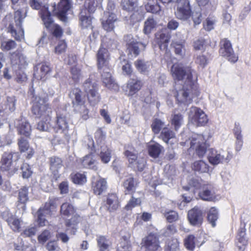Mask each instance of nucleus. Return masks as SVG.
I'll return each instance as SVG.
<instances>
[{"label": "nucleus", "mask_w": 251, "mask_h": 251, "mask_svg": "<svg viewBox=\"0 0 251 251\" xmlns=\"http://www.w3.org/2000/svg\"><path fill=\"white\" fill-rule=\"evenodd\" d=\"M171 73L175 80L181 81L182 88L177 91L176 99L181 103L188 104L194 96H197V84L193 79L194 70L189 66H184L182 63L173 65Z\"/></svg>", "instance_id": "nucleus-1"}, {"label": "nucleus", "mask_w": 251, "mask_h": 251, "mask_svg": "<svg viewBox=\"0 0 251 251\" xmlns=\"http://www.w3.org/2000/svg\"><path fill=\"white\" fill-rule=\"evenodd\" d=\"M32 111L33 114L37 117L46 119L45 121L42 120L38 123L37 128L40 131H49L50 127V115L51 113V110L47 103V99L36 96L33 100Z\"/></svg>", "instance_id": "nucleus-2"}, {"label": "nucleus", "mask_w": 251, "mask_h": 251, "mask_svg": "<svg viewBox=\"0 0 251 251\" xmlns=\"http://www.w3.org/2000/svg\"><path fill=\"white\" fill-rule=\"evenodd\" d=\"M69 96L72 99L75 112L79 113L83 120H87L89 118V111L86 106L83 104L80 89L77 88H74L70 92Z\"/></svg>", "instance_id": "nucleus-3"}, {"label": "nucleus", "mask_w": 251, "mask_h": 251, "mask_svg": "<svg viewBox=\"0 0 251 251\" xmlns=\"http://www.w3.org/2000/svg\"><path fill=\"white\" fill-rule=\"evenodd\" d=\"M27 7L18 9L15 12V18L16 19V27L10 24L8 27V32L16 40L21 41L24 38V31L21 27L22 20L26 17Z\"/></svg>", "instance_id": "nucleus-4"}, {"label": "nucleus", "mask_w": 251, "mask_h": 251, "mask_svg": "<svg viewBox=\"0 0 251 251\" xmlns=\"http://www.w3.org/2000/svg\"><path fill=\"white\" fill-rule=\"evenodd\" d=\"M115 11V4L114 1L112 0H109L106 10L104 12V16L101 22L103 28L107 31L113 30L115 27L114 23L117 20Z\"/></svg>", "instance_id": "nucleus-5"}, {"label": "nucleus", "mask_w": 251, "mask_h": 251, "mask_svg": "<svg viewBox=\"0 0 251 251\" xmlns=\"http://www.w3.org/2000/svg\"><path fill=\"white\" fill-rule=\"evenodd\" d=\"M56 201L55 199L50 200L43 207L40 208L37 211L38 222L40 226L48 225V222L45 217L50 216L51 212L56 208Z\"/></svg>", "instance_id": "nucleus-6"}, {"label": "nucleus", "mask_w": 251, "mask_h": 251, "mask_svg": "<svg viewBox=\"0 0 251 251\" xmlns=\"http://www.w3.org/2000/svg\"><path fill=\"white\" fill-rule=\"evenodd\" d=\"M190 140V150H195L196 155L199 157H202L206 153L207 148L206 141L201 135H194Z\"/></svg>", "instance_id": "nucleus-7"}, {"label": "nucleus", "mask_w": 251, "mask_h": 251, "mask_svg": "<svg viewBox=\"0 0 251 251\" xmlns=\"http://www.w3.org/2000/svg\"><path fill=\"white\" fill-rule=\"evenodd\" d=\"M189 122L196 126H203L208 122L207 115L200 108L192 106L188 112Z\"/></svg>", "instance_id": "nucleus-8"}, {"label": "nucleus", "mask_w": 251, "mask_h": 251, "mask_svg": "<svg viewBox=\"0 0 251 251\" xmlns=\"http://www.w3.org/2000/svg\"><path fill=\"white\" fill-rule=\"evenodd\" d=\"M84 90L87 94L88 100L91 105H95L100 101L97 84L94 80L87 79L83 83Z\"/></svg>", "instance_id": "nucleus-9"}, {"label": "nucleus", "mask_w": 251, "mask_h": 251, "mask_svg": "<svg viewBox=\"0 0 251 251\" xmlns=\"http://www.w3.org/2000/svg\"><path fill=\"white\" fill-rule=\"evenodd\" d=\"M160 244L159 235L156 232H151L143 239L141 250L145 251H157L161 248Z\"/></svg>", "instance_id": "nucleus-10"}, {"label": "nucleus", "mask_w": 251, "mask_h": 251, "mask_svg": "<svg viewBox=\"0 0 251 251\" xmlns=\"http://www.w3.org/2000/svg\"><path fill=\"white\" fill-rule=\"evenodd\" d=\"M231 158V155L224 151H218L214 149L209 151L208 159L212 165H217L220 163L228 162Z\"/></svg>", "instance_id": "nucleus-11"}, {"label": "nucleus", "mask_w": 251, "mask_h": 251, "mask_svg": "<svg viewBox=\"0 0 251 251\" xmlns=\"http://www.w3.org/2000/svg\"><path fill=\"white\" fill-rule=\"evenodd\" d=\"M121 6L123 9L128 12L133 11V14L131 16L132 19L136 16V21H140L143 18V12L141 7H138L137 0H122Z\"/></svg>", "instance_id": "nucleus-12"}, {"label": "nucleus", "mask_w": 251, "mask_h": 251, "mask_svg": "<svg viewBox=\"0 0 251 251\" xmlns=\"http://www.w3.org/2000/svg\"><path fill=\"white\" fill-rule=\"evenodd\" d=\"M175 15L178 19L187 20L191 15L189 2L188 0H178Z\"/></svg>", "instance_id": "nucleus-13"}, {"label": "nucleus", "mask_w": 251, "mask_h": 251, "mask_svg": "<svg viewBox=\"0 0 251 251\" xmlns=\"http://www.w3.org/2000/svg\"><path fill=\"white\" fill-rule=\"evenodd\" d=\"M2 218L6 221L10 228L15 232H19L21 228L22 220L13 215L9 210L1 213Z\"/></svg>", "instance_id": "nucleus-14"}, {"label": "nucleus", "mask_w": 251, "mask_h": 251, "mask_svg": "<svg viewBox=\"0 0 251 251\" xmlns=\"http://www.w3.org/2000/svg\"><path fill=\"white\" fill-rule=\"evenodd\" d=\"M219 53L221 55L226 57L231 62L234 63L238 60V56L234 53L231 43L226 39L221 41Z\"/></svg>", "instance_id": "nucleus-15"}, {"label": "nucleus", "mask_w": 251, "mask_h": 251, "mask_svg": "<svg viewBox=\"0 0 251 251\" xmlns=\"http://www.w3.org/2000/svg\"><path fill=\"white\" fill-rule=\"evenodd\" d=\"M13 157H16L18 160L20 157L19 153L9 151L3 152L0 162V168L1 171H8L12 169Z\"/></svg>", "instance_id": "nucleus-16"}, {"label": "nucleus", "mask_w": 251, "mask_h": 251, "mask_svg": "<svg viewBox=\"0 0 251 251\" xmlns=\"http://www.w3.org/2000/svg\"><path fill=\"white\" fill-rule=\"evenodd\" d=\"M204 214L197 206H195L188 212L187 218L190 224L194 226H200L201 225Z\"/></svg>", "instance_id": "nucleus-17"}, {"label": "nucleus", "mask_w": 251, "mask_h": 251, "mask_svg": "<svg viewBox=\"0 0 251 251\" xmlns=\"http://www.w3.org/2000/svg\"><path fill=\"white\" fill-rule=\"evenodd\" d=\"M199 195L201 200L205 201H215L218 200V196L215 195L213 186L209 184H202Z\"/></svg>", "instance_id": "nucleus-18"}, {"label": "nucleus", "mask_w": 251, "mask_h": 251, "mask_svg": "<svg viewBox=\"0 0 251 251\" xmlns=\"http://www.w3.org/2000/svg\"><path fill=\"white\" fill-rule=\"evenodd\" d=\"M124 41L126 43L127 50L128 52L131 54H133L135 56L138 55L140 53L139 45H142L143 47H145L147 45V44H142L137 42L131 34L125 36Z\"/></svg>", "instance_id": "nucleus-19"}, {"label": "nucleus", "mask_w": 251, "mask_h": 251, "mask_svg": "<svg viewBox=\"0 0 251 251\" xmlns=\"http://www.w3.org/2000/svg\"><path fill=\"white\" fill-rule=\"evenodd\" d=\"M49 164L50 170L57 179L60 176V170L63 166L62 160L58 157L53 156L49 158Z\"/></svg>", "instance_id": "nucleus-20"}, {"label": "nucleus", "mask_w": 251, "mask_h": 251, "mask_svg": "<svg viewBox=\"0 0 251 251\" xmlns=\"http://www.w3.org/2000/svg\"><path fill=\"white\" fill-rule=\"evenodd\" d=\"M108 70V68H105L101 73L102 82L108 89L118 91L119 88V86L112 77L111 74L107 71Z\"/></svg>", "instance_id": "nucleus-21"}, {"label": "nucleus", "mask_w": 251, "mask_h": 251, "mask_svg": "<svg viewBox=\"0 0 251 251\" xmlns=\"http://www.w3.org/2000/svg\"><path fill=\"white\" fill-rule=\"evenodd\" d=\"M15 125L17 126L19 133L29 137L30 135L31 128L29 123L23 117H21V120H17L15 122Z\"/></svg>", "instance_id": "nucleus-22"}, {"label": "nucleus", "mask_w": 251, "mask_h": 251, "mask_svg": "<svg viewBox=\"0 0 251 251\" xmlns=\"http://www.w3.org/2000/svg\"><path fill=\"white\" fill-rule=\"evenodd\" d=\"M109 53L106 49L100 48L97 53L98 66L99 69L103 67L107 68L109 63Z\"/></svg>", "instance_id": "nucleus-23"}, {"label": "nucleus", "mask_w": 251, "mask_h": 251, "mask_svg": "<svg viewBox=\"0 0 251 251\" xmlns=\"http://www.w3.org/2000/svg\"><path fill=\"white\" fill-rule=\"evenodd\" d=\"M142 85L143 83L141 80L137 78L130 79L126 86V94L128 96L134 95L141 88Z\"/></svg>", "instance_id": "nucleus-24"}, {"label": "nucleus", "mask_w": 251, "mask_h": 251, "mask_svg": "<svg viewBox=\"0 0 251 251\" xmlns=\"http://www.w3.org/2000/svg\"><path fill=\"white\" fill-rule=\"evenodd\" d=\"M149 154L154 158H157L164 151V148L159 144L151 141L147 146Z\"/></svg>", "instance_id": "nucleus-25"}, {"label": "nucleus", "mask_w": 251, "mask_h": 251, "mask_svg": "<svg viewBox=\"0 0 251 251\" xmlns=\"http://www.w3.org/2000/svg\"><path fill=\"white\" fill-rule=\"evenodd\" d=\"M172 46L174 49L175 54L178 58L182 59L185 56L186 49L184 41H173Z\"/></svg>", "instance_id": "nucleus-26"}, {"label": "nucleus", "mask_w": 251, "mask_h": 251, "mask_svg": "<svg viewBox=\"0 0 251 251\" xmlns=\"http://www.w3.org/2000/svg\"><path fill=\"white\" fill-rule=\"evenodd\" d=\"M170 40V36L162 31H159L155 34V40L161 50H166L168 43Z\"/></svg>", "instance_id": "nucleus-27"}, {"label": "nucleus", "mask_w": 251, "mask_h": 251, "mask_svg": "<svg viewBox=\"0 0 251 251\" xmlns=\"http://www.w3.org/2000/svg\"><path fill=\"white\" fill-rule=\"evenodd\" d=\"M106 207L108 211L111 212L116 210L119 207V201L116 194H111L107 196Z\"/></svg>", "instance_id": "nucleus-28"}, {"label": "nucleus", "mask_w": 251, "mask_h": 251, "mask_svg": "<svg viewBox=\"0 0 251 251\" xmlns=\"http://www.w3.org/2000/svg\"><path fill=\"white\" fill-rule=\"evenodd\" d=\"M92 187L94 193L99 195L106 190V181L104 179L100 178L96 181H93Z\"/></svg>", "instance_id": "nucleus-29"}, {"label": "nucleus", "mask_w": 251, "mask_h": 251, "mask_svg": "<svg viewBox=\"0 0 251 251\" xmlns=\"http://www.w3.org/2000/svg\"><path fill=\"white\" fill-rule=\"evenodd\" d=\"M98 151H100L99 153L101 161L104 163H107L109 162L111 158V150L105 145L101 146L100 147L98 148L97 149Z\"/></svg>", "instance_id": "nucleus-30"}, {"label": "nucleus", "mask_w": 251, "mask_h": 251, "mask_svg": "<svg viewBox=\"0 0 251 251\" xmlns=\"http://www.w3.org/2000/svg\"><path fill=\"white\" fill-rule=\"evenodd\" d=\"M71 0H60L57 5L58 14L62 19L65 18V14L70 9Z\"/></svg>", "instance_id": "nucleus-31"}, {"label": "nucleus", "mask_w": 251, "mask_h": 251, "mask_svg": "<svg viewBox=\"0 0 251 251\" xmlns=\"http://www.w3.org/2000/svg\"><path fill=\"white\" fill-rule=\"evenodd\" d=\"M41 15L44 24L47 28H49L54 23L51 18L50 13L48 10V8L45 6L41 10Z\"/></svg>", "instance_id": "nucleus-32"}, {"label": "nucleus", "mask_w": 251, "mask_h": 251, "mask_svg": "<svg viewBox=\"0 0 251 251\" xmlns=\"http://www.w3.org/2000/svg\"><path fill=\"white\" fill-rule=\"evenodd\" d=\"M85 12L82 11L79 17L80 25L83 28H90L92 29V18L90 15L84 14Z\"/></svg>", "instance_id": "nucleus-33"}, {"label": "nucleus", "mask_w": 251, "mask_h": 251, "mask_svg": "<svg viewBox=\"0 0 251 251\" xmlns=\"http://www.w3.org/2000/svg\"><path fill=\"white\" fill-rule=\"evenodd\" d=\"M193 169L200 173H207L209 171L208 165L203 160L196 161L192 165Z\"/></svg>", "instance_id": "nucleus-34"}, {"label": "nucleus", "mask_w": 251, "mask_h": 251, "mask_svg": "<svg viewBox=\"0 0 251 251\" xmlns=\"http://www.w3.org/2000/svg\"><path fill=\"white\" fill-rule=\"evenodd\" d=\"M99 251H109L111 245L109 241L104 236H99L97 238Z\"/></svg>", "instance_id": "nucleus-35"}, {"label": "nucleus", "mask_w": 251, "mask_h": 251, "mask_svg": "<svg viewBox=\"0 0 251 251\" xmlns=\"http://www.w3.org/2000/svg\"><path fill=\"white\" fill-rule=\"evenodd\" d=\"M12 62L21 66L27 65L26 57L20 52H14L11 56Z\"/></svg>", "instance_id": "nucleus-36"}, {"label": "nucleus", "mask_w": 251, "mask_h": 251, "mask_svg": "<svg viewBox=\"0 0 251 251\" xmlns=\"http://www.w3.org/2000/svg\"><path fill=\"white\" fill-rule=\"evenodd\" d=\"M81 164L85 168H89L94 170L97 169L96 166L97 161L92 154H89L84 157L81 161Z\"/></svg>", "instance_id": "nucleus-37"}, {"label": "nucleus", "mask_w": 251, "mask_h": 251, "mask_svg": "<svg viewBox=\"0 0 251 251\" xmlns=\"http://www.w3.org/2000/svg\"><path fill=\"white\" fill-rule=\"evenodd\" d=\"M183 123V117L180 113H174L172 115L171 124L175 127L176 130H177Z\"/></svg>", "instance_id": "nucleus-38"}, {"label": "nucleus", "mask_w": 251, "mask_h": 251, "mask_svg": "<svg viewBox=\"0 0 251 251\" xmlns=\"http://www.w3.org/2000/svg\"><path fill=\"white\" fill-rule=\"evenodd\" d=\"M136 184V182L132 177L127 178L123 183L125 189L129 193H132L135 191Z\"/></svg>", "instance_id": "nucleus-39"}, {"label": "nucleus", "mask_w": 251, "mask_h": 251, "mask_svg": "<svg viewBox=\"0 0 251 251\" xmlns=\"http://www.w3.org/2000/svg\"><path fill=\"white\" fill-rule=\"evenodd\" d=\"M156 22L152 18L149 17L145 22L144 32L146 34H150L151 31L156 27Z\"/></svg>", "instance_id": "nucleus-40"}, {"label": "nucleus", "mask_w": 251, "mask_h": 251, "mask_svg": "<svg viewBox=\"0 0 251 251\" xmlns=\"http://www.w3.org/2000/svg\"><path fill=\"white\" fill-rule=\"evenodd\" d=\"M135 66L138 71L141 73H145L149 71L151 64L142 59H138L135 62Z\"/></svg>", "instance_id": "nucleus-41"}, {"label": "nucleus", "mask_w": 251, "mask_h": 251, "mask_svg": "<svg viewBox=\"0 0 251 251\" xmlns=\"http://www.w3.org/2000/svg\"><path fill=\"white\" fill-rule=\"evenodd\" d=\"M174 132L167 128H164L162 130L159 137L167 144L169 143V140L175 138Z\"/></svg>", "instance_id": "nucleus-42"}, {"label": "nucleus", "mask_w": 251, "mask_h": 251, "mask_svg": "<svg viewBox=\"0 0 251 251\" xmlns=\"http://www.w3.org/2000/svg\"><path fill=\"white\" fill-rule=\"evenodd\" d=\"M60 212L64 216H69L74 213L75 209L71 204L65 202L61 206Z\"/></svg>", "instance_id": "nucleus-43"}, {"label": "nucleus", "mask_w": 251, "mask_h": 251, "mask_svg": "<svg viewBox=\"0 0 251 251\" xmlns=\"http://www.w3.org/2000/svg\"><path fill=\"white\" fill-rule=\"evenodd\" d=\"M196 239L194 235H188L184 240L185 248L189 251H193L195 248Z\"/></svg>", "instance_id": "nucleus-44"}, {"label": "nucleus", "mask_w": 251, "mask_h": 251, "mask_svg": "<svg viewBox=\"0 0 251 251\" xmlns=\"http://www.w3.org/2000/svg\"><path fill=\"white\" fill-rule=\"evenodd\" d=\"M165 251H179V242L177 239H172L167 242Z\"/></svg>", "instance_id": "nucleus-45"}, {"label": "nucleus", "mask_w": 251, "mask_h": 251, "mask_svg": "<svg viewBox=\"0 0 251 251\" xmlns=\"http://www.w3.org/2000/svg\"><path fill=\"white\" fill-rule=\"evenodd\" d=\"M105 138V133L100 128L98 129L95 133V139L97 145V148L100 147L103 144L105 145L104 140Z\"/></svg>", "instance_id": "nucleus-46"}, {"label": "nucleus", "mask_w": 251, "mask_h": 251, "mask_svg": "<svg viewBox=\"0 0 251 251\" xmlns=\"http://www.w3.org/2000/svg\"><path fill=\"white\" fill-rule=\"evenodd\" d=\"M208 58L203 53L195 54V62L201 67L203 68L208 64Z\"/></svg>", "instance_id": "nucleus-47"}, {"label": "nucleus", "mask_w": 251, "mask_h": 251, "mask_svg": "<svg viewBox=\"0 0 251 251\" xmlns=\"http://www.w3.org/2000/svg\"><path fill=\"white\" fill-rule=\"evenodd\" d=\"M28 188L23 187L19 190L18 200L22 203H25L28 200Z\"/></svg>", "instance_id": "nucleus-48"}, {"label": "nucleus", "mask_w": 251, "mask_h": 251, "mask_svg": "<svg viewBox=\"0 0 251 251\" xmlns=\"http://www.w3.org/2000/svg\"><path fill=\"white\" fill-rule=\"evenodd\" d=\"M218 211L215 207H212L209 211L207 216V219L212 226L214 227L216 225L215 222L218 219Z\"/></svg>", "instance_id": "nucleus-49"}, {"label": "nucleus", "mask_w": 251, "mask_h": 251, "mask_svg": "<svg viewBox=\"0 0 251 251\" xmlns=\"http://www.w3.org/2000/svg\"><path fill=\"white\" fill-rule=\"evenodd\" d=\"M71 178L74 183L82 184L86 182V177L84 174L75 173L71 175Z\"/></svg>", "instance_id": "nucleus-50"}, {"label": "nucleus", "mask_w": 251, "mask_h": 251, "mask_svg": "<svg viewBox=\"0 0 251 251\" xmlns=\"http://www.w3.org/2000/svg\"><path fill=\"white\" fill-rule=\"evenodd\" d=\"M164 126V123L161 120L155 119L151 125L152 131L154 134H158Z\"/></svg>", "instance_id": "nucleus-51"}, {"label": "nucleus", "mask_w": 251, "mask_h": 251, "mask_svg": "<svg viewBox=\"0 0 251 251\" xmlns=\"http://www.w3.org/2000/svg\"><path fill=\"white\" fill-rule=\"evenodd\" d=\"M17 44L12 40L4 41L1 43L0 48L2 50L8 51L16 47Z\"/></svg>", "instance_id": "nucleus-52"}, {"label": "nucleus", "mask_w": 251, "mask_h": 251, "mask_svg": "<svg viewBox=\"0 0 251 251\" xmlns=\"http://www.w3.org/2000/svg\"><path fill=\"white\" fill-rule=\"evenodd\" d=\"M145 8L148 12L152 13H157L161 10L160 6L155 1L148 2L145 5Z\"/></svg>", "instance_id": "nucleus-53"}, {"label": "nucleus", "mask_w": 251, "mask_h": 251, "mask_svg": "<svg viewBox=\"0 0 251 251\" xmlns=\"http://www.w3.org/2000/svg\"><path fill=\"white\" fill-rule=\"evenodd\" d=\"M97 6V4L95 2V0H86L84 3V7L90 13H92L95 12Z\"/></svg>", "instance_id": "nucleus-54"}, {"label": "nucleus", "mask_w": 251, "mask_h": 251, "mask_svg": "<svg viewBox=\"0 0 251 251\" xmlns=\"http://www.w3.org/2000/svg\"><path fill=\"white\" fill-rule=\"evenodd\" d=\"M125 154L128 158L131 166H134V163L139 157L137 156L136 154L132 151L126 150L125 152Z\"/></svg>", "instance_id": "nucleus-55"}, {"label": "nucleus", "mask_w": 251, "mask_h": 251, "mask_svg": "<svg viewBox=\"0 0 251 251\" xmlns=\"http://www.w3.org/2000/svg\"><path fill=\"white\" fill-rule=\"evenodd\" d=\"M48 29L50 30L52 35L56 38H59L62 35L63 30L58 25L54 24Z\"/></svg>", "instance_id": "nucleus-56"}, {"label": "nucleus", "mask_w": 251, "mask_h": 251, "mask_svg": "<svg viewBox=\"0 0 251 251\" xmlns=\"http://www.w3.org/2000/svg\"><path fill=\"white\" fill-rule=\"evenodd\" d=\"M56 125L58 128L62 131H64L68 127V123L64 117H57Z\"/></svg>", "instance_id": "nucleus-57"}, {"label": "nucleus", "mask_w": 251, "mask_h": 251, "mask_svg": "<svg viewBox=\"0 0 251 251\" xmlns=\"http://www.w3.org/2000/svg\"><path fill=\"white\" fill-rule=\"evenodd\" d=\"M167 221L169 223H172L177 221L178 219L177 213L175 211H170L164 213Z\"/></svg>", "instance_id": "nucleus-58"}, {"label": "nucleus", "mask_w": 251, "mask_h": 251, "mask_svg": "<svg viewBox=\"0 0 251 251\" xmlns=\"http://www.w3.org/2000/svg\"><path fill=\"white\" fill-rule=\"evenodd\" d=\"M206 44V40L204 39L201 38L196 40L194 42L193 47L195 50H203L205 48Z\"/></svg>", "instance_id": "nucleus-59"}, {"label": "nucleus", "mask_w": 251, "mask_h": 251, "mask_svg": "<svg viewBox=\"0 0 251 251\" xmlns=\"http://www.w3.org/2000/svg\"><path fill=\"white\" fill-rule=\"evenodd\" d=\"M188 186H183V188L186 190H189L190 189V186L194 187L196 189H199L201 186V183L200 180L196 178H192L189 180Z\"/></svg>", "instance_id": "nucleus-60"}, {"label": "nucleus", "mask_w": 251, "mask_h": 251, "mask_svg": "<svg viewBox=\"0 0 251 251\" xmlns=\"http://www.w3.org/2000/svg\"><path fill=\"white\" fill-rule=\"evenodd\" d=\"M145 163L146 160L144 157H139L134 163V166H131V167L137 169L139 171H142L145 167Z\"/></svg>", "instance_id": "nucleus-61"}, {"label": "nucleus", "mask_w": 251, "mask_h": 251, "mask_svg": "<svg viewBox=\"0 0 251 251\" xmlns=\"http://www.w3.org/2000/svg\"><path fill=\"white\" fill-rule=\"evenodd\" d=\"M19 150L21 152H25L29 149V144L26 140L24 138H20L18 141Z\"/></svg>", "instance_id": "nucleus-62"}, {"label": "nucleus", "mask_w": 251, "mask_h": 251, "mask_svg": "<svg viewBox=\"0 0 251 251\" xmlns=\"http://www.w3.org/2000/svg\"><path fill=\"white\" fill-rule=\"evenodd\" d=\"M67 48V45L66 42L62 40L60 41L57 46L55 48L54 52L57 54H60L65 51Z\"/></svg>", "instance_id": "nucleus-63"}, {"label": "nucleus", "mask_w": 251, "mask_h": 251, "mask_svg": "<svg viewBox=\"0 0 251 251\" xmlns=\"http://www.w3.org/2000/svg\"><path fill=\"white\" fill-rule=\"evenodd\" d=\"M21 170L22 171V176L24 178H29L32 173L30 167L27 164H24L21 167Z\"/></svg>", "instance_id": "nucleus-64"}]
</instances>
